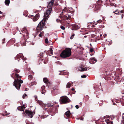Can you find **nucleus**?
I'll list each match as a JSON object with an SVG mask.
<instances>
[{"label": "nucleus", "mask_w": 124, "mask_h": 124, "mask_svg": "<svg viewBox=\"0 0 124 124\" xmlns=\"http://www.w3.org/2000/svg\"><path fill=\"white\" fill-rule=\"evenodd\" d=\"M34 44V43H32V45H33Z\"/></svg>", "instance_id": "46"}, {"label": "nucleus", "mask_w": 124, "mask_h": 124, "mask_svg": "<svg viewBox=\"0 0 124 124\" xmlns=\"http://www.w3.org/2000/svg\"><path fill=\"white\" fill-rule=\"evenodd\" d=\"M120 15H121L122 18H123L124 16V14H121Z\"/></svg>", "instance_id": "32"}, {"label": "nucleus", "mask_w": 124, "mask_h": 124, "mask_svg": "<svg viewBox=\"0 0 124 124\" xmlns=\"http://www.w3.org/2000/svg\"><path fill=\"white\" fill-rule=\"evenodd\" d=\"M60 71V72H61V71Z\"/></svg>", "instance_id": "52"}, {"label": "nucleus", "mask_w": 124, "mask_h": 124, "mask_svg": "<svg viewBox=\"0 0 124 124\" xmlns=\"http://www.w3.org/2000/svg\"><path fill=\"white\" fill-rule=\"evenodd\" d=\"M39 7L40 8V9H39V11H40L42 10V8L40 6H39Z\"/></svg>", "instance_id": "39"}, {"label": "nucleus", "mask_w": 124, "mask_h": 124, "mask_svg": "<svg viewBox=\"0 0 124 124\" xmlns=\"http://www.w3.org/2000/svg\"><path fill=\"white\" fill-rule=\"evenodd\" d=\"M101 1L100 0H99L97 2V3L99 5H100L101 3Z\"/></svg>", "instance_id": "21"}, {"label": "nucleus", "mask_w": 124, "mask_h": 124, "mask_svg": "<svg viewBox=\"0 0 124 124\" xmlns=\"http://www.w3.org/2000/svg\"><path fill=\"white\" fill-rule=\"evenodd\" d=\"M42 92H41V93L42 94H44V93H45V92H43V91H44V90H43L42 91Z\"/></svg>", "instance_id": "40"}, {"label": "nucleus", "mask_w": 124, "mask_h": 124, "mask_svg": "<svg viewBox=\"0 0 124 124\" xmlns=\"http://www.w3.org/2000/svg\"><path fill=\"white\" fill-rule=\"evenodd\" d=\"M64 11V10H63V11H62V13H63V11Z\"/></svg>", "instance_id": "51"}, {"label": "nucleus", "mask_w": 124, "mask_h": 124, "mask_svg": "<svg viewBox=\"0 0 124 124\" xmlns=\"http://www.w3.org/2000/svg\"><path fill=\"white\" fill-rule=\"evenodd\" d=\"M118 14V13L117 14V13H115L114 14Z\"/></svg>", "instance_id": "49"}, {"label": "nucleus", "mask_w": 124, "mask_h": 124, "mask_svg": "<svg viewBox=\"0 0 124 124\" xmlns=\"http://www.w3.org/2000/svg\"><path fill=\"white\" fill-rule=\"evenodd\" d=\"M79 28V27L76 24H74L72 25V30H76Z\"/></svg>", "instance_id": "10"}, {"label": "nucleus", "mask_w": 124, "mask_h": 124, "mask_svg": "<svg viewBox=\"0 0 124 124\" xmlns=\"http://www.w3.org/2000/svg\"><path fill=\"white\" fill-rule=\"evenodd\" d=\"M124 13V10H122L120 11V12H118L117 14L118 15H121V13L123 14Z\"/></svg>", "instance_id": "20"}, {"label": "nucleus", "mask_w": 124, "mask_h": 124, "mask_svg": "<svg viewBox=\"0 0 124 124\" xmlns=\"http://www.w3.org/2000/svg\"><path fill=\"white\" fill-rule=\"evenodd\" d=\"M26 97H27L26 94L24 93V94L23 95L22 97H23V99H24L25 98H26Z\"/></svg>", "instance_id": "22"}, {"label": "nucleus", "mask_w": 124, "mask_h": 124, "mask_svg": "<svg viewBox=\"0 0 124 124\" xmlns=\"http://www.w3.org/2000/svg\"><path fill=\"white\" fill-rule=\"evenodd\" d=\"M2 13L0 11V14H1Z\"/></svg>", "instance_id": "45"}, {"label": "nucleus", "mask_w": 124, "mask_h": 124, "mask_svg": "<svg viewBox=\"0 0 124 124\" xmlns=\"http://www.w3.org/2000/svg\"><path fill=\"white\" fill-rule=\"evenodd\" d=\"M60 100L63 104H65L69 102L68 98L66 96H62L60 98Z\"/></svg>", "instance_id": "5"}, {"label": "nucleus", "mask_w": 124, "mask_h": 124, "mask_svg": "<svg viewBox=\"0 0 124 124\" xmlns=\"http://www.w3.org/2000/svg\"><path fill=\"white\" fill-rule=\"evenodd\" d=\"M16 77L17 78V79L16 80L14 81L13 85L15 86L16 88L18 90L20 89L21 85L20 83H22L23 81L21 79L19 80L18 78H21V76L18 75V74H16L15 75Z\"/></svg>", "instance_id": "1"}, {"label": "nucleus", "mask_w": 124, "mask_h": 124, "mask_svg": "<svg viewBox=\"0 0 124 124\" xmlns=\"http://www.w3.org/2000/svg\"><path fill=\"white\" fill-rule=\"evenodd\" d=\"M39 14H37L35 16H34L33 18V21H37L39 18Z\"/></svg>", "instance_id": "11"}, {"label": "nucleus", "mask_w": 124, "mask_h": 124, "mask_svg": "<svg viewBox=\"0 0 124 124\" xmlns=\"http://www.w3.org/2000/svg\"><path fill=\"white\" fill-rule=\"evenodd\" d=\"M54 104L52 103H49L47 104V105L48 107H51L54 105Z\"/></svg>", "instance_id": "18"}, {"label": "nucleus", "mask_w": 124, "mask_h": 124, "mask_svg": "<svg viewBox=\"0 0 124 124\" xmlns=\"http://www.w3.org/2000/svg\"><path fill=\"white\" fill-rule=\"evenodd\" d=\"M97 22L98 23H100L101 22V20H99Z\"/></svg>", "instance_id": "33"}, {"label": "nucleus", "mask_w": 124, "mask_h": 124, "mask_svg": "<svg viewBox=\"0 0 124 124\" xmlns=\"http://www.w3.org/2000/svg\"><path fill=\"white\" fill-rule=\"evenodd\" d=\"M45 20H42L38 25L36 30L37 33L39 32L40 30L43 29L44 28L45 26Z\"/></svg>", "instance_id": "3"}, {"label": "nucleus", "mask_w": 124, "mask_h": 124, "mask_svg": "<svg viewBox=\"0 0 124 124\" xmlns=\"http://www.w3.org/2000/svg\"><path fill=\"white\" fill-rule=\"evenodd\" d=\"M25 112L26 113V116H28L30 118H31L32 117L33 115V113L32 112L28 110H26L25 111Z\"/></svg>", "instance_id": "6"}, {"label": "nucleus", "mask_w": 124, "mask_h": 124, "mask_svg": "<svg viewBox=\"0 0 124 124\" xmlns=\"http://www.w3.org/2000/svg\"><path fill=\"white\" fill-rule=\"evenodd\" d=\"M124 113H123V115H124Z\"/></svg>", "instance_id": "54"}, {"label": "nucleus", "mask_w": 124, "mask_h": 124, "mask_svg": "<svg viewBox=\"0 0 124 124\" xmlns=\"http://www.w3.org/2000/svg\"><path fill=\"white\" fill-rule=\"evenodd\" d=\"M33 78V76L31 75H30L28 76V78L29 79H31Z\"/></svg>", "instance_id": "23"}, {"label": "nucleus", "mask_w": 124, "mask_h": 124, "mask_svg": "<svg viewBox=\"0 0 124 124\" xmlns=\"http://www.w3.org/2000/svg\"><path fill=\"white\" fill-rule=\"evenodd\" d=\"M71 90L72 91H73L74 90V89L73 88H72L71 89Z\"/></svg>", "instance_id": "43"}, {"label": "nucleus", "mask_w": 124, "mask_h": 124, "mask_svg": "<svg viewBox=\"0 0 124 124\" xmlns=\"http://www.w3.org/2000/svg\"><path fill=\"white\" fill-rule=\"evenodd\" d=\"M75 107L76 108L78 109L79 108V107L78 105H77L75 106Z\"/></svg>", "instance_id": "31"}, {"label": "nucleus", "mask_w": 124, "mask_h": 124, "mask_svg": "<svg viewBox=\"0 0 124 124\" xmlns=\"http://www.w3.org/2000/svg\"><path fill=\"white\" fill-rule=\"evenodd\" d=\"M54 0H51L48 3V5L49 7L52 6L54 3Z\"/></svg>", "instance_id": "13"}, {"label": "nucleus", "mask_w": 124, "mask_h": 124, "mask_svg": "<svg viewBox=\"0 0 124 124\" xmlns=\"http://www.w3.org/2000/svg\"><path fill=\"white\" fill-rule=\"evenodd\" d=\"M72 83H70V82H68L67 83L66 85V87L67 88H70V87L71 86V85H72Z\"/></svg>", "instance_id": "17"}, {"label": "nucleus", "mask_w": 124, "mask_h": 124, "mask_svg": "<svg viewBox=\"0 0 124 124\" xmlns=\"http://www.w3.org/2000/svg\"><path fill=\"white\" fill-rule=\"evenodd\" d=\"M74 35H75L74 34L72 35L70 37V39H73V37L74 36Z\"/></svg>", "instance_id": "28"}, {"label": "nucleus", "mask_w": 124, "mask_h": 124, "mask_svg": "<svg viewBox=\"0 0 124 124\" xmlns=\"http://www.w3.org/2000/svg\"><path fill=\"white\" fill-rule=\"evenodd\" d=\"M45 43H48V40L47 38H46L45 39Z\"/></svg>", "instance_id": "24"}, {"label": "nucleus", "mask_w": 124, "mask_h": 124, "mask_svg": "<svg viewBox=\"0 0 124 124\" xmlns=\"http://www.w3.org/2000/svg\"><path fill=\"white\" fill-rule=\"evenodd\" d=\"M70 14V13H67L64 16V18L66 19H69L71 17Z\"/></svg>", "instance_id": "8"}, {"label": "nucleus", "mask_w": 124, "mask_h": 124, "mask_svg": "<svg viewBox=\"0 0 124 124\" xmlns=\"http://www.w3.org/2000/svg\"><path fill=\"white\" fill-rule=\"evenodd\" d=\"M39 32H40V33H41V34L42 35L44 34V32L43 31H42L40 30Z\"/></svg>", "instance_id": "25"}, {"label": "nucleus", "mask_w": 124, "mask_h": 124, "mask_svg": "<svg viewBox=\"0 0 124 124\" xmlns=\"http://www.w3.org/2000/svg\"><path fill=\"white\" fill-rule=\"evenodd\" d=\"M34 97L35 98L36 100V99L37 98V97L36 96H34Z\"/></svg>", "instance_id": "38"}, {"label": "nucleus", "mask_w": 124, "mask_h": 124, "mask_svg": "<svg viewBox=\"0 0 124 124\" xmlns=\"http://www.w3.org/2000/svg\"><path fill=\"white\" fill-rule=\"evenodd\" d=\"M16 73H18L19 72H20V71L19 70H16Z\"/></svg>", "instance_id": "30"}, {"label": "nucleus", "mask_w": 124, "mask_h": 124, "mask_svg": "<svg viewBox=\"0 0 124 124\" xmlns=\"http://www.w3.org/2000/svg\"><path fill=\"white\" fill-rule=\"evenodd\" d=\"M42 36H43V35H42V34H41V33H40L39 34V36L40 37H41Z\"/></svg>", "instance_id": "34"}, {"label": "nucleus", "mask_w": 124, "mask_h": 124, "mask_svg": "<svg viewBox=\"0 0 124 124\" xmlns=\"http://www.w3.org/2000/svg\"><path fill=\"white\" fill-rule=\"evenodd\" d=\"M84 38H86V37H87V36H84Z\"/></svg>", "instance_id": "47"}, {"label": "nucleus", "mask_w": 124, "mask_h": 124, "mask_svg": "<svg viewBox=\"0 0 124 124\" xmlns=\"http://www.w3.org/2000/svg\"><path fill=\"white\" fill-rule=\"evenodd\" d=\"M24 105L23 106H19L18 107L17 109L20 111H23L24 110V109L25 108Z\"/></svg>", "instance_id": "12"}, {"label": "nucleus", "mask_w": 124, "mask_h": 124, "mask_svg": "<svg viewBox=\"0 0 124 124\" xmlns=\"http://www.w3.org/2000/svg\"><path fill=\"white\" fill-rule=\"evenodd\" d=\"M93 49L92 48H91L90 49V51L91 52H93Z\"/></svg>", "instance_id": "35"}, {"label": "nucleus", "mask_w": 124, "mask_h": 124, "mask_svg": "<svg viewBox=\"0 0 124 124\" xmlns=\"http://www.w3.org/2000/svg\"><path fill=\"white\" fill-rule=\"evenodd\" d=\"M123 120L122 121V122L124 124V116H122Z\"/></svg>", "instance_id": "27"}, {"label": "nucleus", "mask_w": 124, "mask_h": 124, "mask_svg": "<svg viewBox=\"0 0 124 124\" xmlns=\"http://www.w3.org/2000/svg\"><path fill=\"white\" fill-rule=\"evenodd\" d=\"M113 104L114 105H116V104L115 103H113Z\"/></svg>", "instance_id": "48"}, {"label": "nucleus", "mask_w": 124, "mask_h": 124, "mask_svg": "<svg viewBox=\"0 0 124 124\" xmlns=\"http://www.w3.org/2000/svg\"><path fill=\"white\" fill-rule=\"evenodd\" d=\"M5 2L6 5H8L10 3V1L8 0H6Z\"/></svg>", "instance_id": "19"}, {"label": "nucleus", "mask_w": 124, "mask_h": 124, "mask_svg": "<svg viewBox=\"0 0 124 124\" xmlns=\"http://www.w3.org/2000/svg\"><path fill=\"white\" fill-rule=\"evenodd\" d=\"M70 111H68L66 112L65 115L67 117H68L70 116Z\"/></svg>", "instance_id": "15"}, {"label": "nucleus", "mask_w": 124, "mask_h": 124, "mask_svg": "<svg viewBox=\"0 0 124 124\" xmlns=\"http://www.w3.org/2000/svg\"><path fill=\"white\" fill-rule=\"evenodd\" d=\"M5 39H3L2 40V41H3V42H2V43H4V42L5 41Z\"/></svg>", "instance_id": "37"}, {"label": "nucleus", "mask_w": 124, "mask_h": 124, "mask_svg": "<svg viewBox=\"0 0 124 124\" xmlns=\"http://www.w3.org/2000/svg\"><path fill=\"white\" fill-rule=\"evenodd\" d=\"M59 74V75H60V74Z\"/></svg>", "instance_id": "55"}, {"label": "nucleus", "mask_w": 124, "mask_h": 124, "mask_svg": "<svg viewBox=\"0 0 124 124\" xmlns=\"http://www.w3.org/2000/svg\"><path fill=\"white\" fill-rule=\"evenodd\" d=\"M52 10V9L51 8H49L47 9L44 13V18L43 19L46 20L47 19L48 16L51 13Z\"/></svg>", "instance_id": "4"}, {"label": "nucleus", "mask_w": 124, "mask_h": 124, "mask_svg": "<svg viewBox=\"0 0 124 124\" xmlns=\"http://www.w3.org/2000/svg\"><path fill=\"white\" fill-rule=\"evenodd\" d=\"M90 45H91V44H90Z\"/></svg>", "instance_id": "53"}, {"label": "nucleus", "mask_w": 124, "mask_h": 124, "mask_svg": "<svg viewBox=\"0 0 124 124\" xmlns=\"http://www.w3.org/2000/svg\"><path fill=\"white\" fill-rule=\"evenodd\" d=\"M78 70L80 71H84L87 70V68L83 66H81V67H79L78 68Z\"/></svg>", "instance_id": "9"}, {"label": "nucleus", "mask_w": 124, "mask_h": 124, "mask_svg": "<svg viewBox=\"0 0 124 124\" xmlns=\"http://www.w3.org/2000/svg\"><path fill=\"white\" fill-rule=\"evenodd\" d=\"M50 52H51V53L52 54L53 50H52V49H50Z\"/></svg>", "instance_id": "36"}, {"label": "nucleus", "mask_w": 124, "mask_h": 124, "mask_svg": "<svg viewBox=\"0 0 124 124\" xmlns=\"http://www.w3.org/2000/svg\"><path fill=\"white\" fill-rule=\"evenodd\" d=\"M43 81L46 83H49L48 79L46 78H44L43 79Z\"/></svg>", "instance_id": "14"}, {"label": "nucleus", "mask_w": 124, "mask_h": 124, "mask_svg": "<svg viewBox=\"0 0 124 124\" xmlns=\"http://www.w3.org/2000/svg\"><path fill=\"white\" fill-rule=\"evenodd\" d=\"M23 56L22 55V54H18L17 55L15 58V59H18L19 58V60H18V61H19V60H20V59H22L23 60Z\"/></svg>", "instance_id": "7"}, {"label": "nucleus", "mask_w": 124, "mask_h": 124, "mask_svg": "<svg viewBox=\"0 0 124 124\" xmlns=\"http://www.w3.org/2000/svg\"><path fill=\"white\" fill-rule=\"evenodd\" d=\"M71 54V49L69 48H67L62 51L61 54L60 56L62 58H66L70 56Z\"/></svg>", "instance_id": "2"}, {"label": "nucleus", "mask_w": 124, "mask_h": 124, "mask_svg": "<svg viewBox=\"0 0 124 124\" xmlns=\"http://www.w3.org/2000/svg\"><path fill=\"white\" fill-rule=\"evenodd\" d=\"M94 60L95 61V62H96L97 61V60H96V59H94Z\"/></svg>", "instance_id": "44"}, {"label": "nucleus", "mask_w": 124, "mask_h": 124, "mask_svg": "<svg viewBox=\"0 0 124 124\" xmlns=\"http://www.w3.org/2000/svg\"><path fill=\"white\" fill-rule=\"evenodd\" d=\"M61 28L63 30H64L65 29V28L63 26L61 27Z\"/></svg>", "instance_id": "29"}, {"label": "nucleus", "mask_w": 124, "mask_h": 124, "mask_svg": "<svg viewBox=\"0 0 124 124\" xmlns=\"http://www.w3.org/2000/svg\"><path fill=\"white\" fill-rule=\"evenodd\" d=\"M104 123H106L107 124H113V122H110L108 120H105Z\"/></svg>", "instance_id": "16"}, {"label": "nucleus", "mask_w": 124, "mask_h": 124, "mask_svg": "<svg viewBox=\"0 0 124 124\" xmlns=\"http://www.w3.org/2000/svg\"><path fill=\"white\" fill-rule=\"evenodd\" d=\"M81 77L82 78H85L86 77V76L85 75H84L81 76Z\"/></svg>", "instance_id": "26"}, {"label": "nucleus", "mask_w": 124, "mask_h": 124, "mask_svg": "<svg viewBox=\"0 0 124 124\" xmlns=\"http://www.w3.org/2000/svg\"><path fill=\"white\" fill-rule=\"evenodd\" d=\"M123 104H124V101H123Z\"/></svg>", "instance_id": "50"}, {"label": "nucleus", "mask_w": 124, "mask_h": 124, "mask_svg": "<svg viewBox=\"0 0 124 124\" xmlns=\"http://www.w3.org/2000/svg\"><path fill=\"white\" fill-rule=\"evenodd\" d=\"M59 21H60V20H59L58 19H57L56 20V21L57 22H59Z\"/></svg>", "instance_id": "42"}, {"label": "nucleus", "mask_w": 124, "mask_h": 124, "mask_svg": "<svg viewBox=\"0 0 124 124\" xmlns=\"http://www.w3.org/2000/svg\"><path fill=\"white\" fill-rule=\"evenodd\" d=\"M115 12H118L117 10H116L115 12V11L113 12L115 14Z\"/></svg>", "instance_id": "41"}]
</instances>
